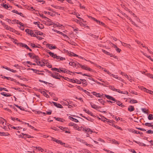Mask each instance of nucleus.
Instances as JSON below:
<instances>
[{"label": "nucleus", "instance_id": "423d86ee", "mask_svg": "<svg viewBox=\"0 0 153 153\" xmlns=\"http://www.w3.org/2000/svg\"><path fill=\"white\" fill-rule=\"evenodd\" d=\"M52 103H53L54 105L57 108H63L62 105L59 103H57L56 102H52Z\"/></svg>", "mask_w": 153, "mask_h": 153}, {"label": "nucleus", "instance_id": "bf43d9fd", "mask_svg": "<svg viewBox=\"0 0 153 153\" xmlns=\"http://www.w3.org/2000/svg\"><path fill=\"white\" fill-rule=\"evenodd\" d=\"M131 22L132 24L134 25V26H136L137 27H139L133 21L131 20Z\"/></svg>", "mask_w": 153, "mask_h": 153}, {"label": "nucleus", "instance_id": "f704fd0d", "mask_svg": "<svg viewBox=\"0 0 153 153\" xmlns=\"http://www.w3.org/2000/svg\"><path fill=\"white\" fill-rule=\"evenodd\" d=\"M44 13L45 14H47V13H48V15H50L51 16H54L55 15L54 14H53V13H51L50 12H47L46 11H44Z\"/></svg>", "mask_w": 153, "mask_h": 153}, {"label": "nucleus", "instance_id": "a211bd4d", "mask_svg": "<svg viewBox=\"0 0 153 153\" xmlns=\"http://www.w3.org/2000/svg\"><path fill=\"white\" fill-rule=\"evenodd\" d=\"M51 6L57 9H58L59 10H62L63 9V7H60L58 6H54V5L53 4Z\"/></svg>", "mask_w": 153, "mask_h": 153}, {"label": "nucleus", "instance_id": "c03bdc74", "mask_svg": "<svg viewBox=\"0 0 153 153\" xmlns=\"http://www.w3.org/2000/svg\"><path fill=\"white\" fill-rule=\"evenodd\" d=\"M10 31L13 33H16V32H17V31L15 29L11 27V28H10Z\"/></svg>", "mask_w": 153, "mask_h": 153}, {"label": "nucleus", "instance_id": "c9c22d12", "mask_svg": "<svg viewBox=\"0 0 153 153\" xmlns=\"http://www.w3.org/2000/svg\"><path fill=\"white\" fill-rule=\"evenodd\" d=\"M62 72H64V73H66L67 74L69 72H72L71 71H69L67 69H64V70H63V71H62Z\"/></svg>", "mask_w": 153, "mask_h": 153}, {"label": "nucleus", "instance_id": "39448f33", "mask_svg": "<svg viewBox=\"0 0 153 153\" xmlns=\"http://www.w3.org/2000/svg\"><path fill=\"white\" fill-rule=\"evenodd\" d=\"M17 45H19L20 46H21L25 48L26 49L29 48V47L27 45L25 44L22 43H17Z\"/></svg>", "mask_w": 153, "mask_h": 153}, {"label": "nucleus", "instance_id": "cd10ccee", "mask_svg": "<svg viewBox=\"0 0 153 153\" xmlns=\"http://www.w3.org/2000/svg\"><path fill=\"white\" fill-rule=\"evenodd\" d=\"M1 6H2L4 8H5L6 9H7L8 8H9V6H8L6 4H1Z\"/></svg>", "mask_w": 153, "mask_h": 153}, {"label": "nucleus", "instance_id": "7c9ffc66", "mask_svg": "<svg viewBox=\"0 0 153 153\" xmlns=\"http://www.w3.org/2000/svg\"><path fill=\"white\" fill-rule=\"evenodd\" d=\"M15 105L17 107V108H19L21 110H22V111H23L25 110V109L23 107H22V106H19L18 105H16V104H15Z\"/></svg>", "mask_w": 153, "mask_h": 153}, {"label": "nucleus", "instance_id": "2eb2a0df", "mask_svg": "<svg viewBox=\"0 0 153 153\" xmlns=\"http://www.w3.org/2000/svg\"><path fill=\"white\" fill-rule=\"evenodd\" d=\"M91 93L94 95L95 96L97 97H101V95L100 93H97L96 92H93Z\"/></svg>", "mask_w": 153, "mask_h": 153}, {"label": "nucleus", "instance_id": "9d476101", "mask_svg": "<svg viewBox=\"0 0 153 153\" xmlns=\"http://www.w3.org/2000/svg\"><path fill=\"white\" fill-rule=\"evenodd\" d=\"M83 111L86 113L88 114H89L93 117H94V115L90 111L88 110H87L85 109H84L83 110Z\"/></svg>", "mask_w": 153, "mask_h": 153}, {"label": "nucleus", "instance_id": "4d7b16f0", "mask_svg": "<svg viewBox=\"0 0 153 153\" xmlns=\"http://www.w3.org/2000/svg\"><path fill=\"white\" fill-rule=\"evenodd\" d=\"M27 63L30 65H32V63L30 62V61H27V62H23V64L25 65H26V63Z\"/></svg>", "mask_w": 153, "mask_h": 153}, {"label": "nucleus", "instance_id": "2f4dec72", "mask_svg": "<svg viewBox=\"0 0 153 153\" xmlns=\"http://www.w3.org/2000/svg\"><path fill=\"white\" fill-rule=\"evenodd\" d=\"M111 76H112L113 77H114L115 78L117 79H119L120 81H123V80L121 79V78H118V77H117V75H116L114 74H111Z\"/></svg>", "mask_w": 153, "mask_h": 153}, {"label": "nucleus", "instance_id": "4be33fe9", "mask_svg": "<svg viewBox=\"0 0 153 153\" xmlns=\"http://www.w3.org/2000/svg\"><path fill=\"white\" fill-rule=\"evenodd\" d=\"M72 66L73 67H75L76 65H78V64H80L78 62H72Z\"/></svg>", "mask_w": 153, "mask_h": 153}, {"label": "nucleus", "instance_id": "5701e85b", "mask_svg": "<svg viewBox=\"0 0 153 153\" xmlns=\"http://www.w3.org/2000/svg\"><path fill=\"white\" fill-rule=\"evenodd\" d=\"M120 42L121 43L122 45L123 46L126 47L128 48H130V47L131 46L123 42H122L121 41H120Z\"/></svg>", "mask_w": 153, "mask_h": 153}, {"label": "nucleus", "instance_id": "5fc2aeb1", "mask_svg": "<svg viewBox=\"0 0 153 153\" xmlns=\"http://www.w3.org/2000/svg\"><path fill=\"white\" fill-rule=\"evenodd\" d=\"M16 22H19V21L16 19H14L13 20L12 22H11L12 24H14L15 23H16Z\"/></svg>", "mask_w": 153, "mask_h": 153}, {"label": "nucleus", "instance_id": "de8ad7c7", "mask_svg": "<svg viewBox=\"0 0 153 153\" xmlns=\"http://www.w3.org/2000/svg\"><path fill=\"white\" fill-rule=\"evenodd\" d=\"M38 27L41 29H43L44 27L43 25L42 24H40L39 25H38Z\"/></svg>", "mask_w": 153, "mask_h": 153}, {"label": "nucleus", "instance_id": "1a4fd4ad", "mask_svg": "<svg viewBox=\"0 0 153 153\" xmlns=\"http://www.w3.org/2000/svg\"><path fill=\"white\" fill-rule=\"evenodd\" d=\"M80 80L82 82L81 83L84 85V86H85L88 85V84L85 79H80Z\"/></svg>", "mask_w": 153, "mask_h": 153}, {"label": "nucleus", "instance_id": "774afa93", "mask_svg": "<svg viewBox=\"0 0 153 153\" xmlns=\"http://www.w3.org/2000/svg\"><path fill=\"white\" fill-rule=\"evenodd\" d=\"M148 76L149 77L152 78L153 79V75H152V74H148Z\"/></svg>", "mask_w": 153, "mask_h": 153}, {"label": "nucleus", "instance_id": "473e14b6", "mask_svg": "<svg viewBox=\"0 0 153 153\" xmlns=\"http://www.w3.org/2000/svg\"><path fill=\"white\" fill-rule=\"evenodd\" d=\"M153 123H145L144 124V123H143L142 124L143 125H145L146 126L148 127H150V125H151V124H153Z\"/></svg>", "mask_w": 153, "mask_h": 153}, {"label": "nucleus", "instance_id": "680f3d73", "mask_svg": "<svg viewBox=\"0 0 153 153\" xmlns=\"http://www.w3.org/2000/svg\"><path fill=\"white\" fill-rule=\"evenodd\" d=\"M30 45L33 48H39V47H38L37 46L35 45L33 43H31Z\"/></svg>", "mask_w": 153, "mask_h": 153}, {"label": "nucleus", "instance_id": "20e7f679", "mask_svg": "<svg viewBox=\"0 0 153 153\" xmlns=\"http://www.w3.org/2000/svg\"><path fill=\"white\" fill-rule=\"evenodd\" d=\"M103 95H104L105 96V97H106L108 100H112V101H114V102H115V101H116L115 99L111 96L107 94H103Z\"/></svg>", "mask_w": 153, "mask_h": 153}, {"label": "nucleus", "instance_id": "6e6552de", "mask_svg": "<svg viewBox=\"0 0 153 153\" xmlns=\"http://www.w3.org/2000/svg\"><path fill=\"white\" fill-rule=\"evenodd\" d=\"M52 139L53 140V141L56 142L57 143H60L62 145L63 144H65L64 143L62 142L61 140L56 139L55 138L53 137Z\"/></svg>", "mask_w": 153, "mask_h": 153}, {"label": "nucleus", "instance_id": "0e129e2a", "mask_svg": "<svg viewBox=\"0 0 153 153\" xmlns=\"http://www.w3.org/2000/svg\"><path fill=\"white\" fill-rule=\"evenodd\" d=\"M25 124H27V126H28L30 127V128H31L32 129H33L34 128V127L32 126L31 125H29V124L28 123H24Z\"/></svg>", "mask_w": 153, "mask_h": 153}, {"label": "nucleus", "instance_id": "0eeeda50", "mask_svg": "<svg viewBox=\"0 0 153 153\" xmlns=\"http://www.w3.org/2000/svg\"><path fill=\"white\" fill-rule=\"evenodd\" d=\"M142 88H143V91H144L146 92L147 93H149L150 94H153V91L147 89H146V88L144 87H142Z\"/></svg>", "mask_w": 153, "mask_h": 153}, {"label": "nucleus", "instance_id": "13d9d810", "mask_svg": "<svg viewBox=\"0 0 153 153\" xmlns=\"http://www.w3.org/2000/svg\"><path fill=\"white\" fill-rule=\"evenodd\" d=\"M87 133H90L91 134L92 132V131L91 130L90 128H87Z\"/></svg>", "mask_w": 153, "mask_h": 153}, {"label": "nucleus", "instance_id": "e2e57ef3", "mask_svg": "<svg viewBox=\"0 0 153 153\" xmlns=\"http://www.w3.org/2000/svg\"><path fill=\"white\" fill-rule=\"evenodd\" d=\"M49 20H49L47 19V21L48 22H49V25H55V24H54V23H53V22H51V21H49Z\"/></svg>", "mask_w": 153, "mask_h": 153}, {"label": "nucleus", "instance_id": "c756f323", "mask_svg": "<svg viewBox=\"0 0 153 153\" xmlns=\"http://www.w3.org/2000/svg\"><path fill=\"white\" fill-rule=\"evenodd\" d=\"M30 35L32 36L33 37H35L36 36V35L35 34L33 33V31L32 30H30Z\"/></svg>", "mask_w": 153, "mask_h": 153}, {"label": "nucleus", "instance_id": "72a5a7b5", "mask_svg": "<svg viewBox=\"0 0 153 153\" xmlns=\"http://www.w3.org/2000/svg\"><path fill=\"white\" fill-rule=\"evenodd\" d=\"M66 53H67L69 55V56H73V54H74V53L72 52H71L70 51H68V50H67L66 51Z\"/></svg>", "mask_w": 153, "mask_h": 153}, {"label": "nucleus", "instance_id": "79ce46f5", "mask_svg": "<svg viewBox=\"0 0 153 153\" xmlns=\"http://www.w3.org/2000/svg\"><path fill=\"white\" fill-rule=\"evenodd\" d=\"M40 15L43 18H44L46 20H47V19L50 20V19L44 16L43 14H40Z\"/></svg>", "mask_w": 153, "mask_h": 153}, {"label": "nucleus", "instance_id": "f8f14e48", "mask_svg": "<svg viewBox=\"0 0 153 153\" xmlns=\"http://www.w3.org/2000/svg\"><path fill=\"white\" fill-rule=\"evenodd\" d=\"M51 70L52 71H57V72L59 73H60L62 71H63V70H62L61 69H58L56 68H52Z\"/></svg>", "mask_w": 153, "mask_h": 153}, {"label": "nucleus", "instance_id": "4c0bfd02", "mask_svg": "<svg viewBox=\"0 0 153 153\" xmlns=\"http://www.w3.org/2000/svg\"><path fill=\"white\" fill-rule=\"evenodd\" d=\"M109 88L110 89L114 91H116L117 90V89L115 88L113 86H110Z\"/></svg>", "mask_w": 153, "mask_h": 153}, {"label": "nucleus", "instance_id": "f257e3e1", "mask_svg": "<svg viewBox=\"0 0 153 153\" xmlns=\"http://www.w3.org/2000/svg\"><path fill=\"white\" fill-rule=\"evenodd\" d=\"M55 75H53V74H51V76L54 78L58 79H60L59 77H58V76L61 77H63V76L60 75L58 73L55 72Z\"/></svg>", "mask_w": 153, "mask_h": 153}, {"label": "nucleus", "instance_id": "393cba45", "mask_svg": "<svg viewBox=\"0 0 153 153\" xmlns=\"http://www.w3.org/2000/svg\"><path fill=\"white\" fill-rule=\"evenodd\" d=\"M27 70H32L35 73H36V74H37V73L38 72H39V71L38 70H36V69H33V68H29L28 69H27Z\"/></svg>", "mask_w": 153, "mask_h": 153}, {"label": "nucleus", "instance_id": "3c124183", "mask_svg": "<svg viewBox=\"0 0 153 153\" xmlns=\"http://www.w3.org/2000/svg\"><path fill=\"white\" fill-rule=\"evenodd\" d=\"M28 54L30 56V58L32 59L33 55V53H29Z\"/></svg>", "mask_w": 153, "mask_h": 153}, {"label": "nucleus", "instance_id": "bb28decb", "mask_svg": "<svg viewBox=\"0 0 153 153\" xmlns=\"http://www.w3.org/2000/svg\"><path fill=\"white\" fill-rule=\"evenodd\" d=\"M148 118L149 120H152L153 119V115L151 114H150L148 115Z\"/></svg>", "mask_w": 153, "mask_h": 153}, {"label": "nucleus", "instance_id": "6e6d98bb", "mask_svg": "<svg viewBox=\"0 0 153 153\" xmlns=\"http://www.w3.org/2000/svg\"><path fill=\"white\" fill-rule=\"evenodd\" d=\"M89 35L90 36H91L93 37L94 38H96L97 37V38L98 37V36H97L96 35H94L93 34H92V33H90Z\"/></svg>", "mask_w": 153, "mask_h": 153}, {"label": "nucleus", "instance_id": "4468645a", "mask_svg": "<svg viewBox=\"0 0 153 153\" xmlns=\"http://www.w3.org/2000/svg\"><path fill=\"white\" fill-rule=\"evenodd\" d=\"M56 120H57L58 121L61 122H62L63 123L65 121V120L62 119V118L59 117H53Z\"/></svg>", "mask_w": 153, "mask_h": 153}, {"label": "nucleus", "instance_id": "412c9836", "mask_svg": "<svg viewBox=\"0 0 153 153\" xmlns=\"http://www.w3.org/2000/svg\"><path fill=\"white\" fill-rule=\"evenodd\" d=\"M79 66L83 69L87 70L88 67L85 65H82L81 64H79Z\"/></svg>", "mask_w": 153, "mask_h": 153}, {"label": "nucleus", "instance_id": "e433bc0d", "mask_svg": "<svg viewBox=\"0 0 153 153\" xmlns=\"http://www.w3.org/2000/svg\"><path fill=\"white\" fill-rule=\"evenodd\" d=\"M137 101L135 100H131L129 101L130 103H137Z\"/></svg>", "mask_w": 153, "mask_h": 153}, {"label": "nucleus", "instance_id": "9b49d317", "mask_svg": "<svg viewBox=\"0 0 153 153\" xmlns=\"http://www.w3.org/2000/svg\"><path fill=\"white\" fill-rule=\"evenodd\" d=\"M48 47L50 49H55L57 48L56 47L55 45L53 46L51 44L48 45Z\"/></svg>", "mask_w": 153, "mask_h": 153}, {"label": "nucleus", "instance_id": "dca6fc26", "mask_svg": "<svg viewBox=\"0 0 153 153\" xmlns=\"http://www.w3.org/2000/svg\"><path fill=\"white\" fill-rule=\"evenodd\" d=\"M74 73H76V74H82V75L83 76H88V77H90L91 76V75H88V74H82V73L81 72H75Z\"/></svg>", "mask_w": 153, "mask_h": 153}, {"label": "nucleus", "instance_id": "b1692460", "mask_svg": "<svg viewBox=\"0 0 153 153\" xmlns=\"http://www.w3.org/2000/svg\"><path fill=\"white\" fill-rule=\"evenodd\" d=\"M73 127L74 128H75L77 130L79 131H80L81 130L80 129L81 128H79V126H77V125H76V124H75L74 125V126Z\"/></svg>", "mask_w": 153, "mask_h": 153}, {"label": "nucleus", "instance_id": "f3484780", "mask_svg": "<svg viewBox=\"0 0 153 153\" xmlns=\"http://www.w3.org/2000/svg\"><path fill=\"white\" fill-rule=\"evenodd\" d=\"M35 33L37 35H39L42 36L43 35L44 33L41 32L40 31H39L38 30H34Z\"/></svg>", "mask_w": 153, "mask_h": 153}, {"label": "nucleus", "instance_id": "603ef678", "mask_svg": "<svg viewBox=\"0 0 153 153\" xmlns=\"http://www.w3.org/2000/svg\"><path fill=\"white\" fill-rule=\"evenodd\" d=\"M43 95L47 98H49L50 97L45 92H43Z\"/></svg>", "mask_w": 153, "mask_h": 153}, {"label": "nucleus", "instance_id": "864d4df0", "mask_svg": "<svg viewBox=\"0 0 153 153\" xmlns=\"http://www.w3.org/2000/svg\"><path fill=\"white\" fill-rule=\"evenodd\" d=\"M46 66H47L49 68H51L52 66L51 65H49L48 62H46Z\"/></svg>", "mask_w": 153, "mask_h": 153}, {"label": "nucleus", "instance_id": "09e8293b", "mask_svg": "<svg viewBox=\"0 0 153 153\" xmlns=\"http://www.w3.org/2000/svg\"><path fill=\"white\" fill-rule=\"evenodd\" d=\"M112 143H113L116 144H119V143L117 141L115 140H112Z\"/></svg>", "mask_w": 153, "mask_h": 153}, {"label": "nucleus", "instance_id": "a19ab883", "mask_svg": "<svg viewBox=\"0 0 153 153\" xmlns=\"http://www.w3.org/2000/svg\"><path fill=\"white\" fill-rule=\"evenodd\" d=\"M102 51L103 52V53H104L106 54L107 55H109L110 54V53L109 52H108L106 51L105 50H104L102 49Z\"/></svg>", "mask_w": 153, "mask_h": 153}, {"label": "nucleus", "instance_id": "7ed1b4c3", "mask_svg": "<svg viewBox=\"0 0 153 153\" xmlns=\"http://www.w3.org/2000/svg\"><path fill=\"white\" fill-rule=\"evenodd\" d=\"M90 104H91V107L92 108L95 109H96V110H97V109L100 108H101L100 106H97L96 105L94 104L92 102H90Z\"/></svg>", "mask_w": 153, "mask_h": 153}, {"label": "nucleus", "instance_id": "37998d69", "mask_svg": "<svg viewBox=\"0 0 153 153\" xmlns=\"http://www.w3.org/2000/svg\"><path fill=\"white\" fill-rule=\"evenodd\" d=\"M115 102H116V104L119 106H120V105H121L122 103L119 101L115 99Z\"/></svg>", "mask_w": 153, "mask_h": 153}, {"label": "nucleus", "instance_id": "a18cd8bd", "mask_svg": "<svg viewBox=\"0 0 153 153\" xmlns=\"http://www.w3.org/2000/svg\"><path fill=\"white\" fill-rule=\"evenodd\" d=\"M2 90H3L7 91H8L7 89L5 88L0 87V91H2Z\"/></svg>", "mask_w": 153, "mask_h": 153}, {"label": "nucleus", "instance_id": "6ab92c4d", "mask_svg": "<svg viewBox=\"0 0 153 153\" xmlns=\"http://www.w3.org/2000/svg\"><path fill=\"white\" fill-rule=\"evenodd\" d=\"M68 118L70 120H72L73 121H74L75 122L77 123L79 122V121L77 119L74 118L71 116H69Z\"/></svg>", "mask_w": 153, "mask_h": 153}, {"label": "nucleus", "instance_id": "69168bd1", "mask_svg": "<svg viewBox=\"0 0 153 153\" xmlns=\"http://www.w3.org/2000/svg\"><path fill=\"white\" fill-rule=\"evenodd\" d=\"M39 58V56H37V55H36L34 53H33V58H32V59H33L34 58H35L36 59V58H37L38 59V58Z\"/></svg>", "mask_w": 153, "mask_h": 153}, {"label": "nucleus", "instance_id": "ea45409f", "mask_svg": "<svg viewBox=\"0 0 153 153\" xmlns=\"http://www.w3.org/2000/svg\"><path fill=\"white\" fill-rule=\"evenodd\" d=\"M58 33L62 35L63 36H64L66 37L67 38H68V36L67 35H66V34L63 33L62 32H61L59 31H58Z\"/></svg>", "mask_w": 153, "mask_h": 153}, {"label": "nucleus", "instance_id": "aec40b11", "mask_svg": "<svg viewBox=\"0 0 153 153\" xmlns=\"http://www.w3.org/2000/svg\"><path fill=\"white\" fill-rule=\"evenodd\" d=\"M102 120L104 122H105V121H107V122L111 123V120H108L105 117H103L102 118Z\"/></svg>", "mask_w": 153, "mask_h": 153}, {"label": "nucleus", "instance_id": "8fccbe9b", "mask_svg": "<svg viewBox=\"0 0 153 153\" xmlns=\"http://www.w3.org/2000/svg\"><path fill=\"white\" fill-rule=\"evenodd\" d=\"M146 133L149 134H153V131L150 130H148L146 131Z\"/></svg>", "mask_w": 153, "mask_h": 153}, {"label": "nucleus", "instance_id": "ddd939ff", "mask_svg": "<svg viewBox=\"0 0 153 153\" xmlns=\"http://www.w3.org/2000/svg\"><path fill=\"white\" fill-rule=\"evenodd\" d=\"M134 110L135 108L134 106L132 105L129 106V107L128 108V110L130 112L133 111H134Z\"/></svg>", "mask_w": 153, "mask_h": 153}, {"label": "nucleus", "instance_id": "338daca9", "mask_svg": "<svg viewBox=\"0 0 153 153\" xmlns=\"http://www.w3.org/2000/svg\"><path fill=\"white\" fill-rule=\"evenodd\" d=\"M142 111L145 113H147V112H146V109L145 108H142L141 109Z\"/></svg>", "mask_w": 153, "mask_h": 153}, {"label": "nucleus", "instance_id": "052dcab7", "mask_svg": "<svg viewBox=\"0 0 153 153\" xmlns=\"http://www.w3.org/2000/svg\"><path fill=\"white\" fill-rule=\"evenodd\" d=\"M48 53H49V55L51 56L52 57H53V56L54 54V53H53L51 52H48Z\"/></svg>", "mask_w": 153, "mask_h": 153}, {"label": "nucleus", "instance_id": "58836bf2", "mask_svg": "<svg viewBox=\"0 0 153 153\" xmlns=\"http://www.w3.org/2000/svg\"><path fill=\"white\" fill-rule=\"evenodd\" d=\"M1 135L2 136H9L10 135V134L7 133H5L4 132H1Z\"/></svg>", "mask_w": 153, "mask_h": 153}, {"label": "nucleus", "instance_id": "f03ea898", "mask_svg": "<svg viewBox=\"0 0 153 153\" xmlns=\"http://www.w3.org/2000/svg\"><path fill=\"white\" fill-rule=\"evenodd\" d=\"M39 59L36 58V60L35 62H36L38 65H39L41 67L45 66V63L44 62H41L39 61H38Z\"/></svg>", "mask_w": 153, "mask_h": 153}, {"label": "nucleus", "instance_id": "49530a36", "mask_svg": "<svg viewBox=\"0 0 153 153\" xmlns=\"http://www.w3.org/2000/svg\"><path fill=\"white\" fill-rule=\"evenodd\" d=\"M85 118L87 119V120L90 121L91 122H93L94 120L93 119L91 118H88L85 117Z\"/></svg>", "mask_w": 153, "mask_h": 153}, {"label": "nucleus", "instance_id": "a878e982", "mask_svg": "<svg viewBox=\"0 0 153 153\" xmlns=\"http://www.w3.org/2000/svg\"><path fill=\"white\" fill-rule=\"evenodd\" d=\"M130 131L131 132L133 133H135L136 134H138V133H139V131L134 130L133 129H130Z\"/></svg>", "mask_w": 153, "mask_h": 153}, {"label": "nucleus", "instance_id": "c85d7f7f", "mask_svg": "<svg viewBox=\"0 0 153 153\" xmlns=\"http://www.w3.org/2000/svg\"><path fill=\"white\" fill-rule=\"evenodd\" d=\"M98 101L101 103V104H103V105H104V103H106V102L105 101H104L102 99H98Z\"/></svg>", "mask_w": 153, "mask_h": 153}]
</instances>
